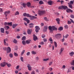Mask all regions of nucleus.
Returning <instances> with one entry per match:
<instances>
[{
  "label": "nucleus",
  "mask_w": 74,
  "mask_h": 74,
  "mask_svg": "<svg viewBox=\"0 0 74 74\" xmlns=\"http://www.w3.org/2000/svg\"><path fill=\"white\" fill-rule=\"evenodd\" d=\"M27 5L28 7H29V8H31V3H30L29 2H27Z\"/></svg>",
  "instance_id": "13"
},
{
  "label": "nucleus",
  "mask_w": 74,
  "mask_h": 74,
  "mask_svg": "<svg viewBox=\"0 0 74 74\" xmlns=\"http://www.w3.org/2000/svg\"><path fill=\"white\" fill-rule=\"evenodd\" d=\"M66 68V66L65 65H63L62 67L63 69H65Z\"/></svg>",
  "instance_id": "61"
},
{
  "label": "nucleus",
  "mask_w": 74,
  "mask_h": 74,
  "mask_svg": "<svg viewBox=\"0 0 74 74\" xmlns=\"http://www.w3.org/2000/svg\"><path fill=\"white\" fill-rule=\"evenodd\" d=\"M68 36H69V34H66L65 35V38H67Z\"/></svg>",
  "instance_id": "52"
},
{
  "label": "nucleus",
  "mask_w": 74,
  "mask_h": 74,
  "mask_svg": "<svg viewBox=\"0 0 74 74\" xmlns=\"http://www.w3.org/2000/svg\"><path fill=\"white\" fill-rule=\"evenodd\" d=\"M27 67L28 68L29 70V71H31V70H32V67H31V66L30 65V64H28Z\"/></svg>",
  "instance_id": "8"
},
{
  "label": "nucleus",
  "mask_w": 74,
  "mask_h": 74,
  "mask_svg": "<svg viewBox=\"0 0 74 74\" xmlns=\"http://www.w3.org/2000/svg\"><path fill=\"white\" fill-rule=\"evenodd\" d=\"M30 42H31V40H28L26 41V43L27 44H30Z\"/></svg>",
  "instance_id": "15"
},
{
  "label": "nucleus",
  "mask_w": 74,
  "mask_h": 74,
  "mask_svg": "<svg viewBox=\"0 0 74 74\" xmlns=\"http://www.w3.org/2000/svg\"><path fill=\"white\" fill-rule=\"evenodd\" d=\"M14 56H18V53H16V52H15L14 53Z\"/></svg>",
  "instance_id": "38"
},
{
  "label": "nucleus",
  "mask_w": 74,
  "mask_h": 74,
  "mask_svg": "<svg viewBox=\"0 0 74 74\" xmlns=\"http://www.w3.org/2000/svg\"><path fill=\"white\" fill-rule=\"evenodd\" d=\"M52 29L53 30H57V28L56 27H55L54 26H52Z\"/></svg>",
  "instance_id": "21"
},
{
  "label": "nucleus",
  "mask_w": 74,
  "mask_h": 74,
  "mask_svg": "<svg viewBox=\"0 0 74 74\" xmlns=\"http://www.w3.org/2000/svg\"><path fill=\"white\" fill-rule=\"evenodd\" d=\"M63 50H64V49L63 48H61L60 49V55L62 53V52L63 51Z\"/></svg>",
  "instance_id": "27"
},
{
  "label": "nucleus",
  "mask_w": 74,
  "mask_h": 74,
  "mask_svg": "<svg viewBox=\"0 0 74 74\" xmlns=\"http://www.w3.org/2000/svg\"><path fill=\"white\" fill-rule=\"evenodd\" d=\"M27 23H30V21L28 19L27 21H26Z\"/></svg>",
  "instance_id": "62"
},
{
  "label": "nucleus",
  "mask_w": 74,
  "mask_h": 74,
  "mask_svg": "<svg viewBox=\"0 0 74 74\" xmlns=\"http://www.w3.org/2000/svg\"><path fill=\"white\" fill-rule=\"evenodd\" d=\"M69 55L70 56H73L74 55V52L73 51L71 52V53H69Z\"/></svg>",
  "instance_id": "16"
},
{
  "label": "nucleus",
  "mask_w": 74,
  "mask_h": 74,
  "mask_svg": "<svg viewBox=\"0 0 74 74\" xmlns=\"http://www.w3.org/2000/svg\"><path fill=\"white\" fill-rule=\"evenodd\" d=\"M24 21H27L28 20V19L26 17H25L23 18Z\"/></svg>",
  "instance_id": "48"
},
{
  "label": "nucleus",
  "mask_w": 74,
  "mask_h": 74,
  "mask_svg": "<svg viewBox=\"0 0 74 74\" xmlns=\"http://www.w3.org/2000/svg\"><path fill=\"white\" fill-rule=\"evenodd\" d=\"M4 28L5 29H9V28H10V27L8 26H5Z\"/></svg>",
  "instance_id": "40"
},
{
  "label": "nucleus",
  "mask_w": 74,
  "mask_h": 74,
  "mask_svg": "<svg viewBox=\"0 0 74 74\" xmlns=\"http://www.w3.org/2000/svg\"><path fill=\"white\" fill-rule=\"evenodd\" d=\"M44 19L45 21H46V22H48L49 21V19H48V18H47V17H44Z\"/></svg>",
  "instance_id": "19"
},
{
  "label": "nucleus",
  "mask_w": 74,
  "mask_h": 74,
  "mask_svg": "<svg viewBox=\"0 0 74 74\" xmlns=\"http://www.w3.org/2000/svg\"><path fill=\"white\" fill-rule=\"evenodd\" d=\"M48 3L49 5H52V1H50L48 2Z\"/></svg>",
  "instance_id": "26"
},
{
  "label": "nucleus",
  "mask_w": 74,
  "mask_h": 74,
  "mask_svg": "<svg viewBox=\"0 0 74 74\" xmlns=\"http://www.w3.org/2000/svg\"><path fill=\"white\" fill-rule=\"evenodd\" d=\"M45 37V35L43 34L42 35V38H44V37Z\"/></svg>",
  "instance_id": "53"
},
{
  "label": "nucleus",
  "mask_w": 74,
  "mask_h": 74,
  "mask_svg": "<svg viewBox=\"0 0 74 74\" xmlns=\"http://www.w3.org/2000/svg\"><path fill=\"white\" fill-rule=\"evenodd\" d=\"M45 13H46L45 11H38V14L40 15L42 14H45Z\"/></svg>",
  "instance_id": "2"
},
{
  "label": "nucleus",
  "mask_w": 74,
  "mask_h": 74,
  "mask_svg": "<svg viewBox=\"0 0 74 74\" xmlns=\"http://www.w3.org/2000/svg\"><path fill=\"white\" fill-rule=\"evenodd\" d=\"M9 13H10V11H8L5 12L4 14L5 15L6 17H7V15Z\"/></svg>",
  "instance_id": "11"
},
{
  "label": "nucleus",
  "mask_w": 74,
  "mask_h": 74,
  "mask_svg": "<svg viewBox=\"0 0 74 74\" xmlns=\"http://www.w3.org/2000/svg\"><path fill=\"white\" fill-rule=\"evenodd\" d=\"M68 8L67 6L66 5H62V9H64V10H66V9H67Z\"/></svg>",
  "instance_id": "18"
},
{
  "label": "nucleus",
  "mask_w": 74,
  "mask_h": 74,
  "mask_svg": "<svg viewBox=\"0 0 74 74\" xmlns=\"http://www.w3.org/2000/svg\"><path fill=\"white\" fill-rule=\"evenodd\" d=\"M43 61H47V60H49V58H47V59H44L43 60Z\"/></svg>",
  "instance_id": "54"
},
{
  "label": "nucleus",
  "mask_w": 74,
  "mask_h": 74,
  "mask_svg": "<svg viewBox=\"0 0 74 74\" xmlns=\"http://www.w3.org/2000/svg\"><path fill=\"white\" fill-rule=\"evenodd\" d=\"M9 56L10 57V58H13V55L11 53L9 54Z\"/></svg>",
  "instance_id": "36"
},
{
  "label": "nucleus",
  "mask_w": 74,
  "mask_h": 74,
  "mask_svg": "<svg viewBox=\"0 0 74 74\" xmlns=\"http://www.w3.org/2000/svg\"><path fill=\"white\" fill-rule=\"evenodd\" d=\"M49 40L50 41H51L52 42L53 41V40H52V38H50L49 39Z\"/></svg>",
  "instance_id": "51"
},
{
  "label": "nucleus",
  "mask_w": 74,
  "mask_h": 74,
  "mask_svg": "<svg viewBox=\"0 0 74 74\" xmlns=\"http://www.w3.org/2000/svg\"><path fill=\"white\" fill-rule=\"evenodd\" d=\"M31 74H35V71H32L31 72Z\"/></svg>",
  "instance_id": "60"
},
{
  "label": "nucleus",
  "mask_w": 74,
  "mask_h": 74,
  "mask_svg": "<svg viewBox=\"0 0 74 74\" xmlns=\"http://www.w3.org/2000/svg\"><path fill=\"white\" fill-rule=\"evenodd\" d=\"M8 25L9 26H12V22L8 23Z\"/></svg>",
  "instance_id": "42"
},
{
  "label": "nucleus",
  "mask_w": 74,
  "mask_h": 74,
  "mask_svg": "<svg viewBox=\"0 0 74 74\" xmlns=\"http://www.w3.org/2000/svg\"><path fill=\"white\" fill-rule=\"evenodd\" d=\"M66 12H73V10H72L70 9H68L66 10Z\"/></svg>",
  "instance_id": "14"
},
{
  "label": "nucleus",
  "mask_w": 74,
  "mask_h": 74,
  "mask_svg": "<svg viewBox=\"0 0 74 74\" xmlns=\"http://www.w3.org/2000/svg\"><path fill=\"white\" fill-rule=\"evenodd\" d=\"M22 43L23 45H25L26 44V42L25 41H22Z\"/></svg>",
  "instance_id": "46"
},
{
  "label": "nucleus",
  "mask_w": 74,
  "mask_h": 74,
  "mask_svg": "<svg viewBox=\"0 0 74 74\" xmlns=\"http://www.w3.org/2000/svg\"><path fill=\"white\" fill-rule=\"evenodd\" d=\"M22 40L23 41L26 40V37H25V36H23L22 38Z\"/></svg>",
  "instance_id": "32"
},
{
  "label": "nucleus",
  "mask_w": 74,
  "mask_h": 74,
  "mask_svg": "<svg viewBox=\"0 0 74 74\" xmlns=\"http://www.w3.org/2000/svg\"><path fill=\"white\" fill-rule=\"evenodd\" d=\"M27 15V13H25L23 14V16H26Z\"/></svg>",
  "instance_id": "50"
},
{
  "label": "nucleus",
  "mask_w": 74,
  "mask_h": 74,
  "mask_svg": "<svg viewBox=\"0 0 74 74\" xmlns=\"http://www.w3.org/2000/svg\"><path fill=\"white\" fill-rule=\"evenodd\" d=\"M5 49H5H7V53H10V52H11V48L10 47H8L7 48V47H5L4 48Z\"/></svg>",
  "instance_id": "1"
},
{
  "label": "nucleus",
  "mask_w": 74,
  "mask_h": 74,
  "mask_svg": "<svg viewBox=\"0 0 74 74\" xmlns=\"http://www.w3.org/2000/svg\"><path fill=\"white\" fill-rule=\"evenodd\" d=\"M19 14V13L18 11H16L15 14V15H18Z\"/></svg>",
  "instance_id": "33"
},
{
  "label": "nucleus",
  "mask_w": 74,
  "mask_h": 74,
  "mask_svg": "<svg viewBox=\"0 0 74 74\" xmlns=\"http://www.w3.org/2000/svg\"><path fill=\"white\" fill-rule=\"evenodd\" d=\"M73 3H74V1H70V4H73Z\"/></svg>",
  "instance_id": "45"
},
{
  "label": "nucleus",
  "mask_w": 74,
  "mask_h": 74,
  "mask_svg": "<svg viewBox=\"0 0 74 74\" xmlns=\"http://www.w3.org/2000/svg\"><path fill=\"white\" fill-rule=\"evenodd\" d=\"M63 28L62 27H60L58 29V30H60V31H62V30H63Z\"/></svg>",
  "instance_id": "28"
},
{
  "label": "nucleus",
  "mask_w": 74,
  "mask_h": 74,
  "mask_svg": "<svg viewBox=\"0 0 74 74\" xmlns=\"http://www.w3.org/2000/svg\"><path fill=\"white\" fill-rule=\"evenodd\" d=\"M8 25V23L7 22H5L4 23V25L5 26H6V25Z\"/></svg>",
  "instance_id": "64"
},
{
  "label": "nucleus",
  "mask_w": 74,
  "mask_h": 74,
  "mask_svg": "<svg viewBox=\"0 0 74 74\" xmlns=\"http://www.w3.org/2000/svg\"><path fill=\"white\" fill-rule=\"evenodd\" d=\"M13 42H14V43H17V40H16V39H14L13 40Z\"/></svg>",
  "instance_id": "39"
},
{
  "label": "nucleus",
  "mask_w": 74,
  "mask_h": 74,
  "mask_svg": "<svg viewBox=\"0 0 74 74\" xmlns=\"http://www.w3.org/2000/svg\"><path fill=\"white\" fill-rule=\"evenodd\" d=\"M1 32L3 33H4V29L3 28H1L0 29Z\"/></svg>",
  "instance_id": "17"
},
{
  "label": "nucleus",
  "mask_w": 74,
  "mask_h": 74,
  "mask_svg": "<svg viewBox=\"0 0 74 74\" xmlns=\"http://www.w3.org/2000/svg\"><path fill=\"white\" fill-rule=\"evenodd\" d=\"M32 54H33V55H36V52L34 51H32Z\"/></svg>",
  "instance_id": "30"
},
{
  "label": "nucleus",
  "mask_w": 74,
  "mask_h": 74,
  "mask_svg": "<svg viewBox=\"0 0 74 74\" xmlns=\"http://www.w3.org/2000/svg\"><path fill=\"white\" fill-rule=\"evenodd\" d=\"M25 50H23L22 52H21V55H23V54H24V53H25Z\"/></svg>",
  "instance_id": "34"
},
{
  "label": "nucleus",
  "mask_w": 74,
  "mask_h": 74,
  "mask_svg": "<svg viewBox=\"0 0 74 74\" xmlns=\"http://www.w3.org/2000/svg\"><path fill=\"white\" fill-rule=\"evenodd\" d=\"M29 26H33V25H34V24H33V23H30V24H29Z\"/></svg>",
  "instance_id": "56"
},
{
  "label": "nucleus",
  "mask_w": 74,
  "mask_h": 74,
  "mask_svg": "<svg viewBox=\"0 0 74 74\" xmlns=\"http://www.w3.org/2000/svg\"><path fill=\"white\" fill-rule=\"evenodd\" d=\"M39 3L40 4H43L44 3H43L42 1H39Z\"/></svg>",
  "instance_id": "44"
},
{
  "label": "nucleus",
  "mask_w": 74,
  "mask_h": 74,
  "mask_svg": "<svg viewBox=\"0 0 74 74\" xmlns=\"http://www.w3.org/2000/svg\"><path fill=\"white\" fill-rule=\"evenodd\" d=\"M30 53L29 52H28L27 53V56H29V55H30Z\"/></svg>",
  "instance_id": "57"
},
{
  "label": "nucleus",
  "mask_w": 74,
  "mask_h": 74,
  "mask_svg": "<svg viewBox=\"0 0 74 74\" xmlns=\"http://www.w3.org/2000/svg\"><path fill=\"white\" fill-rule=\"evenodd\" d=\"M49 29L50 30V33H52V32H53V30H52V27L49 26Z\"/></svg>",
  "instance_id": "5"
},
{
  "label": "nucleus",
  "mask_w": 74,
  "mask_h": 74,
  "mask_svg": "<svg viewBox=\"0 0 74 74\" xmlns=\"http://www.w3.org/2000/svg\"><path fill=\"white\" fill-rule=\"evenodd\" d=\"M1 67H5L6 65V62H3L0 64Z\"/></svg>",
  "instance_id": "3"
},
{
  "label": "nucleus",
  "mask_w": 74,
  "mask_h": 74,
  "mask_svg": "<svg viewBox=\"0 0 74 74\" xmlns=\"http://www.w3.org/2000/svg\"><path fill=\"white\" fill-rule=\"evenodd\" d=\"M53 63V62H49V66H51Z\"/></svg>",
  "instance_id": "59"
},
{
  "label": "nucleus",
  "mask_w": 74,
  "mask_h": 74,
  "mask_svg": "<svg viewBox=\"0 0 74 74\" xmlns=\"http://www.w3.org/2000/svg\"><path fill=\"white\" fill-rule=\"evenodd\" d=\"M32 32V30L28 29L27 31V33L28 34H31V33Z\"/></svg>",
  "instance_id": "12"
},
{
  "label": "nucleus",
  "mask_w": 74,
  "mask_h": 74,
  "mask_svg": "<svg viewBox=\"0 0 74 74\" xmlns=\"http://www.w3.org/2000/svg\"><path fill=\"white\" fill-rule=\"evenodd\" d=\"M4 45H8V43H6V42H5V39H4Z\"/></svg>",
  "instance_id": "25"
},
{
  "label": "nucleus",
  "mask_w": 74,
  "mask_h": 74,
  "mask_svg": "<svg viewBox=\"0 0 74 74\" xmlns=\"http://www.w3.org/2000/svg\"><path fill=\"white\" fill-rule=\"evenodd\" d=\"M33 39L34 41H36L37 40V37L35 36H34Z\"/></svg>",
  "instance_id": "23"
},
{
  "label": "nucleus",
  "mask_w": 74,
  "mask_h": 74,
  "mask_svg": "<svg viewBox=\"0 0 74 74\" xmlns=\"http://www.w3.org/2000/svg\"><path fill=\"white\" fill-rule=\"evenodd\" d=\"M55 36L56 38H60L61 37V34H58L55 35Z\"/></svg>",
  "instance_id": "6"
},
{
  "label": "nucleus",
  "mask_w": 74,
  "mask_h": 74,
  "mask_svg": "<svg viewBox=\"0 0 74 74\" xmlns=\"http://www.w3.org/2000/svg\"><path fill=\"white\" fill-rule=\"evenodd\" d=\"M56 21H57V22H58L57 23L59 25V24H60V22H59V21H60V19L58 18H57L56 19Z\"/></svg>",
  "instance_id": "20"
},
{
  "label": "nucleus",
  "mask_w": 74,
  "mask_h": 74,
  "mask_svg": "<svg viewBox=\"0 0 74 74\" xmlns=\"http://www.w3.org/2000/svg\"><path fill=\"white\" fill-rule=\"evenodd\" d=\"M47 29H48L47 26H45L43 29V32H47Z\"/></svg>",
  "instance_id": "10"
},
{
  "label": "nucleus",
  "mask_w": 74,
  "mask_h": 74,
  "mask_svg": "<svg viewBox=\"0 0 74 74\" xmlns=\"http://www.w3.org/2000/svg\"><path fill=\"white\" fill-rule=\"evenodd\" d=\"M6 64L7 66H8V67H10L11 66V64L9 63H6Z\"/></svg>",
  "instance_id": "24"
},
{
  "label": "nucleus",
  "mask_w": 74,
  "mask_h": 74,
  "mask_svg": "<svg viewBox=\"0 0 74 74\" xmlns=\"http://www.w3.org/2000/svg\"><path fill=\"white\" fill-rule=\"evenodd\" d=\"M22 5H23V7H24V8L26 7V3H23L21 4Z\"/></svg>",
  "instance_id": "29"
},
{
  "label": "nucleus",
  "mask_w": 74,
  "mask_h": 74,
  "mask_svg": "<svg viewBox=\"0 0 74 74\" xmlns=\"http://www.w3.org/2000/svg\"><path fill=\"white\" fill-rule=\"evenodd\" d=\"M17 25H18V24H14L12 25V26L13 29H15L17 26Z\"/></svg>",
  "instance_id": "9"
},
{
  "label": "nucleus",
  "mask_w": 74,
  "mask_h": 74,
  "mask_svg": "<svg viewBox=\"0 0 74 74\" xmlns=\"http://www.w3.org/2000/svg\"><path fill=\"white\" fill-rule=\"evenodd\" d=\"M58 9L59 10H62V9H63V5L59 6L58 7Z\"/></svg>",
  "instance_id": "31"
},
{
  "label": "nucleus",
  "mask_w": 74,
  "mask_h": 74,
  "mask_svg": "<svg viewBox=\"0 0 74 74\" xmlns=\"http://www.w3.org/2000/svg\"><path fill=\"white\" fill-rule=\"evenodd\" d=\"M36 60H39V58L38 57H36Z\"/></svg>",
  "instance_id": "55"
},
{
  "label": "nucleus",
  "mask_w": 74,
  "mask_h": 74,
  "mask_svg": "<svg viewBox=\"0 0 74 74\" xmlns=\"http://www.w3.org/2000/svg\"><path fill=\"white\" fill-rule=\"evenodd\" d=\"M35 29H36L35 30V31L36 33H38V32L39 30H40V27H39L38 26H36L35 27Z\"/></svg>",
  "instance_id": "4"
},
{
  "label": "nucleus",
  "mask_w": 74,
  "mask_h": 74,
  "mask_svg": "<svg viewBox=\"0 0 74 74\" xmlns=\"http://www.w3.org/2000/svg\"><path fill=\"white\" fill-rule=\"evenodd\" d=\"M71 65H73V66H74V60L72 61V62H71Z\"/></svg>",
  "instance_id": "47"
},
{
  "label": "nucleus",
  "mask_w": 74,
  "mask_h": 74,
  "mask_svg": "<svg viewBox=\"0 0 74 74\" xmlns=\"http://www.w3.org/2000/svg\"><path fill=\"white\" fill-rule=\"evenodd\" d=\"M68 4H69V8L71 9H73V5L72 4H70V3H68Z\"/></svg>",
  "instance_id": "22"
},
{
  "label": "nucleus",
  "mask_w": 74,
  "mask_h": 74,
  "mask_svg": "<svg viewBox=\"0 0 74 74\" xmlns=\"http://www.w3.org/2000/svg\"><path fill=\"white\" fill-rule=\"evenodd\" d=\"M71 18H74V16L73 15H71Z\"/></svg>",
  "instance_id": "63"
},
{
  "label": "nucleus",
  "mask_w": 74,
  "mask_h": 74,
  "mask_svg": "<svg viewBox=\"0 0 74 74\" xmlns=\"http://www.w3.org/2000/svg\"><path fill=\"white\" fill-rule=\"evenodd\" d=\"M30 20H33L34 19H37V17H35L34 16H31V17H30Z\"/></svg>",
  "instance_id": "7"
},
{
  "label": "nucleus",
  "mask_w": 74,
  "mask_h": 74,
  "mask_svg": "<svg viewBox=\"0 0 74 74\" xmlns=\"http://www.w3.org/2000/svg\"><path fill=\"white\" fill-rule=\"evenodd\" d=\"M43 40L44 42H46L47 41V39L45 38H44Z\"/></svg>",
  "instance_id": "58"
},
{
  "label": "nucleus",
  "mask_w": 74,
  "mask_h": 74,
  "mask_svg": "<svg viewBox=\"0 0 74 74\" xmlns=\"http://www.w3.org/2000/svg\"><path fill=\"white\" fill-rule=\"evenodd\" d=\"M40 45H44V43L43 42H40Z\"/></svg>",
  "instance_id": "49"
},
{
  "label": "nucleus",
  "mask_w": 74,
  "mask_h": 74,
  "mask_svg": "<svg viewBox=\"0 0 74 74\" xmlns=\"http://www.w3.org/2000/svg\"><path fill=\"white\" fill-rule=\"evenodd\" d=\"M26 16H27V17H28V18H30V17H31V16L29 15V14H27Z\"/></svg>",
  "instance_id": "37"
},
{
  "label": "nucleus",
  "mask_w": 74,
  "mask_h": 74,
  "mask_svg": "<svg viewBox=\"0 0 74 74\" xmlns=\"http://www.w3.org/2000/svg\"><path fill=\"white\" fill-rule=\"evenodd\" d=\"M64 27L65 29H68L69 27H68V25H65V26H64Z\"/></svg>",
  "instance_id": "43"
},
{
  "label": "nucleus",
  "mask_w": 74,
  "mask_h": 74,
  "mask_svg": "<svg viewBox=\"0 0 74 74\" xmlns=\"http://www.w3.org/2000/svg\"><path fill=\"white\" fill-rule=\"evenodd\" d=\"M54 44L55 47H57L58 46L57 45V43H56V42L55 41L54 42Z\"/></svg>",
  "instance_id": "35"
},
{
  "label": "nucleus",
  "mask_w": 74,
  "mask_h": 74,
  "mask_svg": "<svg viewBox=\"0 0 74 74\" xmlns=\"http://www.w3.org/2000/svg\"><path fill=\"white\" fill-rule=\"evenodd\" d=\"M20 60L21 61V62H23V58L22 57H21Z\"/></svg>",
  "instance_id": "41"
}]
</instances>
